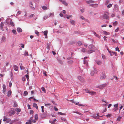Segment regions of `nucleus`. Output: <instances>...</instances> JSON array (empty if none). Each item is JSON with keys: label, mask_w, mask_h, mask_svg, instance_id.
Returning a JSON list of instances; mask_svg holds the SVG:
<instances>
[{"label": "nucleus", "mask_w": 124, "mask_h": 124, "mask_svg": "<svg viewBox=\"0 0 124 124\" xmlns=\"http://www.w3.org/2000/svg\"><path fill=\"white\" fill-rule=\"evenodd\" d=\"M88 49V50H87L86 48H80L79 49L81 52L83 53L86 52L88 54H91L93 52H94L97 50V48L92 44L89 45Z\"/></svg>", "instance_id": "f257e3e1"}, {"label": "nucleus", "mask_w": 124, "mask_h": 124, "mask_svg": "<svg viewBox=\"0 0 124 124\" xmlns=\"http://www.w3.org/2000/svg\"><path fill=\"white\" fill-rule=\"evenodd\" d=\"M109 13L107 12H105L104 13L103 17L104 19H108L109 18L108 16Z\"/></svg>", "instance_id": "f03ea898"}, {"label": "nucleus", "mask_w": 124, "mask_h": 124, "mask_svg": "<svg viewBox=\"0 0 124 124\" xmlns=\"http://www.w3.org/2000/svg\"><path fill=\"white\" fill-rule=\"evenodd\" d=\"M78 79L80 82H83L84 81V79L82 77L80 76H78L77 77Z\"/></svg>", "instance_id": "7ed1b4c3"}, {"label": "nucleus", "mask_w": 124, "mask_h": 124, "mask_svg": "<svg viewBox=\"0 0 124 124\" xmlns=\"http://www.w3.org/2000/svg\"><path fill=\"white\" fill-rule=\"evenodd\" d=\"M102 116H100V117H101ZM93 118L96 119H98L99 118V114L98 113L96 115H94L93 116H92Z\"/></svg>", "instance_id": "20e7f679"}, {"label": "nucleus", "mask_w": 124, "mask_h": 124, "mask_svg": "<svg viewBox=\"0 0 124 124\" xmlns=\"http://www.w3.org/2000/svg\"><path fill=\"white\" fill-rule=\"evenodd\" d=\"M109 53H110L111 56H112L113 55H115L116 56H117V54L116 53L113 52L112 51H109Z\"/></svg>", "instance_id": "39448f33"}, {"label": "nucleus", "mask_w": 124, "mask_h": 124, "mask_svg": "<svg viewBox=\"0 0 124 124\" xmlns=\"http://www.w3.org/2000/svg\"><path fill=\"white\" fill-rule=\"evenodd\" d=\"M79 18L80 19H82L84 21H86L87 22H88L89 20L87 19H86L84 17L82 16H79Z\"/></svg>", "instance_id": "423d86ee"}, {"label": "nucleus", "mask_w": 124, "mask_h": 124, "mask_svg": "<svg viewBox=\"0 0 124 124\" xmlns=\"http://www.w3.org/2000/svg\"><path fill=\"white\" fill-rule=\"evenodd\" d=\"M106 78V76L104 73H103L101 75L100 78L102 79H104Z\"/></svg>", "instance_id": "0eeeda50"}, {"label": "nucleus", "mask_w": 124, "mask_h": 124, "mask_svg": "<svg viewBox=\"0 0 124 124\" xmlns=\"http://www.w3.org/2000/svg\"><path fill=\"white\" fill-rule=\"evenodd\" d=\"M3 92L5 94L6 93V86L4 84H3Z\"/></svg>", "instance_id": "6e6552de"}, {"label": "nucleus", "mask_w": 124, "mask_h": 124, "mask_svg": "<svg viewBox=\"0 0 124 124\" xmlns=\"http://www.w3.org/2000/svg\"><path fill=\"white\" fill-rule=\"evenodd\" d=\"M89 94L91 95H93L96 94V92L94 91H90Z\"/></svg>", "instance_id": "1a4fd4ad"}, {"label": "nucleus", "mask_w": 124, "mask_h": 124, "mask_svg": "<svg viewBox=\"0 0 124 124\" xmlns=\"http://www.w3.org/2000/svg\"><path fill=\"white\" fill-rule=\"evenodd\" d=\"M96 70L95 69H93V70H92L91 72V76H93L94 75L95 72H96Z\"/></svg>", "instance_id": "9d476101"}, {"label": "nucleus", "mask_w": 124, "mask_h": 124, "mask_svg": "<svg viewBox=\"0 0 124 124\" xmlns=\"http://www.w3.org/2000/svg\"><path fill=\"white\" fill-rule=\"evenodd\" d=\"M15 112L14 110L11 111L10 112L9 115L10 116H12L15 114Z\"/></svg>", "instance_id": "9b49d317"}, {"label": "nucleus", "mask_w": 124, "mask_h": 124, "mask_svg": "<svg viewBox=\"0 0 124 124\" xmlns=\"http://www.w3.org/2000/svg\"><path fill=\"white\" fill-rule=\"evenodd\" d=\"M13 68L14 70L16 71H17L18 70V66L16 65H14L13 66Z\"/></svg>", "instance_id": "f8f14e48"}, {"label": "nucleus", "mask_w": 124, "mask_h": 124, "mask_svg": "<svg viewBox=\"0 0 124 124\" xmlns=\"http://www.w3.org/2000/svg\"><path fill=\"white\" fill-rule=\"evenodd\" d=\"M17 31L19 32H21L22 31V29L20 27H18L17 28Z\"/></svg>", "instance_id": "ddd939ff"}, {"label": "nucleus", "mask_w": 124, "mask_h": 124, "mask_svg": "<svg viewBox=\"0 0 124 124\" xmlns=\"http://www.w3.org/2000/svg\"><path fill=\"white\" fill-rule=\"evenodd\" d=\"M87 3L89 4L92 3H94V1L92 0H89L86 1Z\"/></svg>", "instance_id": "4468645a"}, {"label": "nucleus", "mask_w": 124, "mask_h": 124, "mask_svg": "<svg viewBox=\"0 0 124 124\" xmlns=\"http://www.w3.org/2000/svg\"><path fill=\"white\" fill-rule=\"evenodd\" d=\"M93 34L95 36L98 38H100V37L95 32L93 31Z\"/></svg>", "instance_id": "2eb2a0df"}, {"label": "nucleus", "mask_w": 124, "mask_h": 124, "mask_svg": "<svg viewBox=\"0 0 124 124\" xmlns=\"http://www.w3.org/2000/svg\"><path fill=\"white\" fill-rule=\"evenodd\" d=\"M4 24L3 23H1L0 24V28L1 29L2 31H4V29H3V26Z\"/></svg>", "instance_id": "dca6fc26"}, {"label": "nucleus", "mask_w": 124, "mask_h": 124, "mask_svg": "<svg viewBox=\"0 0 124 124\" xmlns=\"http://www.w3.org/2000/svg\"><path fill=\"white\" fill-rule=\"evenodd\" d=\"M103 33L105 35H109L110 34V33L108 32H107L106 31H103Z\"/></svg>", "instance_id": "f3484780"}, {"label": "nucleus", "mask_w": 124, "mask_h": 124, "mask_svg": "<svg viewBox=\"0 0 124 124\" xmlns=\"http://www.w3.org/2000/svg\"><path fill=\"white\" fill-rule=\"evenodd\" d=\"M73 112L74 113H76L77 114H79L80 115L82 116V115H83L82 114L79 113V112L77 111H73Z\"/></svg>", "instance_id": "a211bd4d"}, {"label": "nucleus", "mask_w": 124, "mask_h": 124, "mask_svg": "<svg viewBox=\"0 0 124 124\" xmlns=\"http://www.w3.org/2000/svg\"><path fill=\"white\" fill-rule=\"evenodd\" d=\"M70 22L71 24L72 25H74L75 23V21L74 20H70Z\"/></svg>", "instance_id": "6ab92c4d"}, {"label": "nucleus", "mask_w": 124, "mask_h": 124, "mask_svg": "<svg viewBox=\"0 0 124 124\" xmlns=\"http://www.w3.org/2000/svg\"><path fill=\"white\" fill-rule=\"evenodd\" d=\"M33 106L36 109H38V108L37 105L35 103H34L33 104Z\"/></svg>", "instance_id": "aec40b11"}, {"label": "nucleus", "mask_w": 124, "mask_h": 124, "mask_svg": "<svg viewBox=\"0 0 124 124\" xmlns=\"http://www.w3.org/2000/svg\"><path fill=\"white\" fill-rule=\"evenodd\" d=\"M96 62L97 64L100 65L101 64L102 62L101 61L98 60Z\"/></svg>", "instance_id": "412c9836"}, {"label": "nucleus", "mask_w": 124, "mask_h": 124, "mask_svg": "<svg viewBox=\"0 0 124 124\" xmlns=\"http://www.w3.org/2000/svg\"><path fill=\"white\" fill-rule=\"evenodd\" d=\"M11 92L10 91H8L7 93V96L8 97H9L11 95Z\"/></svg>", "instance_id": "4be33fe9"}, {"label": "nucleus", "mask_w": 124, "mask_h": 124, "mask_svg": "<svg viewBox=\"0 0 124 124\" xmlns=\"http://www.w3.org/2000/svg\"><path fill=\"white\" fill-rule=\"evenodd\" d=\"M72 17V16L71 15H67L66 18L68 19H69L70 18H71Z\"/></svg>", "instance_id": "5701e85b"}, {"label": "nucleus", "mask_w": 124, "mask_h": 124, "mask_svg": "<svg viewBox=\"0 0 124 124\" xmlns=\"http://www.w3.org/2000/svg\"><path fill=\"white\" fill-rule=\"evenodd\" d=\"M24 56H28L29 55L28 52L26 51H25L24 53Z\"/></svg>", "instance_id": "b1692460"}, {"label": "nucleus", "mask_w": 124, "mask_h": 124, "mask_svg": "<svg viewBox=\"0 0 124 124\" xmlns=\"http://www.w3.org/2000/svg\"><path fill=\"white\" fill-rule=\"evenodd\" d=\"M51 104L50 103H46L45 104V106L46 107H51Z\"/></svg>", "instance_id": "393cba45"}, {"label": "nucleus", "mask_w": 124, "mask_h": 124, "mask_svg": "<svg viewBox=\"0 0 124 124\" xmlns=\"http://www.w3.org/2000/svg\"><path fill=\"white\" fill-rule=\"evenodd\" d=\"M21 65L20 66L21 70H24L25 68V67L22 65V64L21 63Z\"/></svg>", "instance_id": "a878e982"}, {"label": "nucleus", "mask_w": 124, "mask_h": 124, "mask_svg": "<svg viewBox=\"0 0 124 124\" xmlns=\"http://www.w3.org/2000/svg\"><path fill=\"white\" fill-rule=\"evenodd\" d=\"M41 89L42 90V91L44 92L45 93H46V90L44 87H42L41 88Z\"/></svg>", "instance_id": "bb28decb"}, {"label": "nucleus", "mask_w": 124, "mask_h": 124, "mask_svg": "<svg viewBox=\"0 0 124 124\" xmlns=\"http://www.w3.org/2000/svg\"><path fill=\"white\" fill-rule=\"evenodd\" d=\"M42 8L43 10H47L49 9L48 7L45 6H43L42 7Z\"/></svg>", "instance_id": "cd10ccee"}, {"label": "nucleus", "mask_w": 124, "mask_h": 124, "mask_svg": "<svg viewBox=\"0 0 124 124\" xmlns=\"http://www.w3.org/2000/svg\"><path fill=\"white\" fill-rule=\"evenodd\" d=\"M114 8L116 10H117L118 9V6L117 4H116L114 6Z\"/></svg>", "instance_id": "c85d7f7f"}, {"label": "nucleus", "mask_w": 124, "mask_h": 124, "mask_svg": "<svg viewBox=\"0 0 124 124\" xmlns=\"http://www.w3.org/2000/svg\"><path fill=\"white\" fill-rule=\"evenodd\" d=\"M118 104L117 103L114 104V107L116 108H118Z\"/></svg>", "instance_id": "c756f323"}, {"label": "nucleus", "mask_w": 124, "mask_h": 124, "mask_svg": "<svg viewBox=\"0 0 124 124\" xmlns=\"http://www.w3.org/2000/svg\"><path fill=\"white\" fill-rule=\"evenodd\" d=\"M54 13H50L49 15V17H52L54 16Z\"/></svg>", "instance_id": "7c9ffc66"}, {"label": "nucleus", "mask_w": 124, "mask_h": 124, "mask_svg": "<svg viewBox=\"0 0 124 124\" xmlns=\"http://www.w3.org/2000/svg\"><path fill=\"white\" fill-rule=\"evenodd\" d=\"M12 32L14 34L16 35L17 34V32L16 30H12Z\"/></svg>", "instance_id": "2f4dec72"}, {"label": "nucleus", "mask_w": 124, "mask_h": 124, "mask_svg": "<svg viewBox=\"0 0 124 124\" xmlns=\"http://www.w3.org/2000/svg\"><path fill=\"white\" fill-rule=\"evenodd\" d=\"M84 64H85L87 66L88 65L87 61L86 60H84Z\"/></svg>", "instance_id": "473e14b6"}, {"label": "nucleus", "mask_w": 124, "mask_h": 124, "mask_svg": "<svg viewBox=\"0 0 124 124\" xmlns=\"http://www.w3.org/2000/svg\"><path fill=\"white\" fill-rule=\"evenodd\" d=\"M112 4H109L107 6V7L108 8H111L112 6Z\"/></svg>", "instance_id": "72a5a7b5"}, {"label": "nucleus", "mask_w": 124, "mask_h": 124, "mask_svg": "<svg viewBox=\"0 0 124 124\" xmlns=\"http://www.w3.org/2000/svg\"><path fill=\"white\" fill-rule=\"evenodd\" d=\"M13 106L14 107H16L17 106V104L16 102H14Z\"/></svg>", "instance_id": "f704fd0d"}, {"label": "nucleus", "mask_w": 124, "mask_h": 124, "mask_svg": "<svg viewBox=\"0 0 124 124\" xmlns=\"http://www.w3.org/2000/svg\"><path fill=\"white\" fill-rule=\"evenodd\" d=\"M10 24L12 26H14V23L11 21L10 22Z\"/></svg>", "instance_id": "c9c22d12"}, {"label": "nucleus", "mask_w": 124, "mask_h": 124, "mask_svg": "<svg viewBox=\"0 0 124 124\" xmlns=\"http://www.w3.org/2000/svg\"><path fill=\"white\" fill-rule=\"evenodd\" d=\"M62 3L65 5L66 6H67L68 5V4L66 2L64 1H62Z\"/></svg>", "instance_id": "e433bc0d"}, {"label": "nucleus", "mask_w": 124, "mask_h": 124, "mask_svg": "<svg viewBox=\"0 0 124 124\" xmlns=\"http://www.w3.org/2000/svg\"><path fill=\"white\" fill-rule=\"evenodd\" d=\"M16 111H17L18 112H20L21 111V110L20 109L18 108H16Z\"/></svg>", "instance_id": "4c0bfd02"}, {"label": "nucleus", "mask_w": 124, "mask_h": 124, "mask_svg": "<svg viewBox=\"0 0 124 124\" xmlns=\"http://www.w3.org/2000/svg\"><path fill=\"white\" fill-rule=\"evenodd\" d=\"M106 84H103L101 85L100 86V87H101V88H104V87L106 86Z\"/></svg>", "instance_id": "58836bf2"}, {"label": "nucleus", "mask_w": 124, "mask_h": 124, "mask_svg": "<svg viewBox=\"0 0 124 124\" xmlns=\"http://www.w3.org/2000/svg\"><path fill=\"white\" fill-rule=\"evenodd\" d=\"M35 33L38 36H39V33L37 31H35Z\"/></svg>", "instance_id": "ea45409f"}, {"label": "nucleus", "mask_w": 124, "mask_h": 124, "mask_svg": "<svg viewBox=\"0 0 124 124\" xmlns=\"http://www.w3.org/2000/svg\"><path fill=\"white\" fill-rule=\"evenodd\" d=\"M31 121L30 120H28V121L26 123V124H31Z\"/></svg>", "instance_id": "a19ab883"}, {"label": "nucleus", "mask_w": 124, "mask_h": 124, "mask_svg": "<svg viewBox=\"0 0 124 124\" xmlns=\"http://www.w3.org/2000/svg\"><path fill=\"white\" fill-rule=\"evenodd\" d=\"M58 114L61 115H66V114L62 113L61 112H59L58 113Z\"/></svg>", "instance_id": "79ce46f5"}, {"label": "nucleus", "mask_w": 124, "mask_h": 124, "mask_svg": "<svg viewBox=\"0 0 124 124\" xmlns=\"http://www.w3.org/2000/svg\"><path fill=\"white\" fill-rule=\"evenodd\" d=\"M117 24V21H115L113 23V25L115 26H116Z\"/></svg>", "instance_id": "37998d69"}, {"label": "nucleus", "mask_w": 124, "mask_h": 124, "mask_svg": "<svg viewBox=\"0 0 124 124\" xmlns=\"http://www.w3.org/2000/svg\"><path fill=\"white\" fill-rule=\"evenodd\" d=\"M77 44L78 46H80L82 45V43L80 41H79L77 43Z\"/></svg>", "instance_id": "c03bdc74"}, {"label": "nucleus", "mask_w": 124, "mask_h": 124, "mask_svg": "<svg viewBox=\"0 0 124 124\" xmlns=\"http://www.w3.org/2000/svg\"><path fill=\"white\" fill-rule=\"evenodd\" d=\"M44 35H46L47 34V31H45L43 32Z\"/></svg>", "instance_id": "a18cd8bd"}, {"label": "nucleus", "mask_w": 124, "mask_h": 124, "mask_svg": "<svg viewBox=\"0 0 124 124\" xmlns=\"http://www.w3.org/2000/svg\"><path fill=\"white\" fill-rule=\"evenodd\" d=\"M78 105L80 106H83V107L85 106H86L85 105H84V104H78Z\"/></svg>", "instance_id": "49530a36"}, {"label": "nucleus", "mask_w": 124, "mask_h": 124, "mask_svg": "<svg viewBox=\"0 0 124 124\" xmlns=\"http://www.w3.org/2000/svg\"><path fill=\"white\" fill-rule=\"evenodd\" d=\"M49 122L52 124H55V123L53 122V121L52 120H49Z\"/></svg>", "instance_id": "de8ad7c7"}, {"label": "nucleus", "mask_w": 124, "mask_h": 124, "mask_svg": "<svg viewBox=\"0 0 124 124\" xmlns=\"http://www.w3.org/2000/svg\"><path fill=\"white\" fill-rule=\"evenodd\" d=\"M35 119L37 120L38 119V116L37 114H36L35 115Z\"/></svg>", "instance_id": "09e8293b"}, {"label": "nucleus", "mask_w": 124, "mask_h": 124, "mask_svg": "<svg viewBox=\"0 0 124 124\" xmlns=\"http://www.w3.org/2000/svg\"><path fill=\"white\" fill-rule=\"evenodd\" d=\"M43 73L44 74L45 76H47V75L46 74V72L44 71H43Z\"/></svg>", "instance_id": "8fccbe9b"}, {"label": "nucleus", "mask_w": 124, "mask_h": 124, "mask_svg": "<svg viewBox=\"0 0 124 124\" xmlns=\"http://www.w3.org/2000/svg\"><path fill=\"white\" fill-rule=\"evenodd\" d=\"M102 58L104 59H106V57L104 55L102 54Z\"/></svg>", "instance_id": "3c124183"}, {"label": "nucleus", "mask_w": 124, "mask_h": 124, "mask_svg": "<svg viewBox=\"0 0 124 124\" xmlns=\"http://www.w3.org/2000/svg\"><path fill=\"white\" fill-rule=\"evenodd\" d=\"M84 90H85L86 92V93H89L90 92L89 90L87 89H84Z\"/></svg>", "instance_id": "603ef678"}, {"label": "nucleus", "mask_w": 124, "mask_h": 124, "mask_svg": "<svg viewBox=\"0 0 124 124\" xmlns=\"http://www.w3.org/2000/svg\"><path fill=\"white\" fill-rule=\"evenodd\" d=\"M111 114H108L106 115V116L107 117H109L111 116Z\"/></svg>", "instance_id": "864d4df0"}, {"label": "nucleus", "mask_w": 124, "mask_h": 124, "mask_svg": "<svg viewBox=\"0 0 124 124\" xmlns=\"http://www.w3.org/2000/svg\"><path fill=\"white\" fill-rule=\"evenodd\" d=\"M117 110L118 108H115L112 109V111H115Z\"/></svg>", "instance_id": "5fc2aeb1"}, {"label": "nucleus", "mask_w": 124, "mask_h": 124, "mask_svg": "<svg viewBox=\"0 0 124 124\" xmlns=\"http://www.w3.org/2000/svg\"><path fill=\"white\" fill-rule=\"evenodd\" d=\"M30 8L32 10H35V8L31 6L30 7Z\"/></svg>", "instance_id": "6e6d98bb"}, {"label": "nucleus", "mask_w": 124, "mask_h": 124, "mask_svg": "<svg viewBox=\"0 0 124 124\" xmlns=\"http://www.w3.org/2000/svg\"><path fill=\"white\" fill-rule=\"evenodd\" d=\"M48 18V16H45L43 17L44 20Z\"/></svg>", "instance_id": "4d7b16f0"}, {"label": "nucleus", "mask_w": 124, "mask_h": 124, "mask_svg": "<svg viewBox=\"0 0 124 124\" xmlns=\"http://www.w3.org/2000/svg\"><path fill=\"white\" fill-rule=\"evenodd\" d=\"M24 94L25 95H26L28 94V93L27 91H25L24 92Z\"/></svg>", "instance_id": "13d9d810"}, {"label": "nucleus", "mask_w": 124, "mask_h": 124, "mask_svg": "<svg viewBox=\"0 0 124 124\" xmlns=\"http://www.w3.org/2000/svg\"><path fill=\"white\" fill-rule=\"evenodd\" d=\"M73 103L75 104L76 105H78V104L79 103V102H78L77 103L75 101H74L73 100V101L72 102Z\"/></svg>", "instance_id": "bf43d9fd"}, {"label": "nucleus", "mask_w": 124, "mask_h": 124, "mask_svg": "<svg viewBox=\"0 0 124 124\" xmlns=\"http://www.w3.org/2000/svg\"><path fill=\"white\" fill-rule=\"evenodd\" d=\"M54 109L55 111H57L58 110V109L54 106Z\"/></svg>", "instance_id": "052dcab7"}, {"label": "nucleus", "mask_w": 124, "mask_h": 124, "mask_svg": "<svg viewBox=\"0 0 124 124\" xmlns=\"http://www.w3.org/2000/svg\"><path fill=\"white\" fill-rule=\"evenodd\" d=\"M33 111L31 110H30V114H33Z\"/></svg>", "instance_id": "680f3d73"}, {"label": "nucleus", "mask_w": 124, "mask_h": 124, "mask_svg": "<svg viewBox=\"0 0 124 124\" xmlns=\"http://www.w3.org/2000/svg\"><path fill=\"white\" fill-rule=\"evenodd\" d=\"M115 49L116 51H117L119 52L120 51V50L119 49V48L118 47H116V48Z\"/></svg>", "instance_id": "e2e57ef3"}, {"label": "nucleus", "mask_w": 124, "mask_h": 124, "mask_svg": "<svg viewBox=\"0 0 124 124\" xmlns=\"http://www.w3.org/2000/svg\"><path fill=\"white\" fill-rule=\"evenodd\" d=\"M41 109H42V112H44V106H42L41 107Z\"/></svg>", "instance_id": "0e129e2a"}, {"label": "nucleus", "mask_w": 124, "mask_h": 124, "mask_svg": "<svg viewBox=\"0 0 124 124\" xmlns=\"http://www.w3.org/2000/svg\"><path fill=\"white\" fill-rule=\"evenodd\" d=\"M121 118V117H119L117 118V120L118 121H120Z\"/></svg>", "instance_id": "69168bd1"}, {"label": "nucleus", "mask_w": 124, "mask_h": 124, "mask_svg": "<svg viewBox=\"0 0 124 124\" xmlns=\"http://www.w3.org/2000/svg\"><path fill=\"white\" fill-rule=\"evenodd\" d=\"M80 11L82 13H83L84 11V9H80Z\"/></svg>", "instance_id": "338daca9"}, {"label": "nucleus", "mask_w": 124, "mask_h": 124, "mask_svg": "<svg viewBox=\"0 0 124 124\" xmlns=\"http://www.w3.org/2000/svg\"><path fill=\"white\" fill-rule=\"evenodd\" d=\"M107 38V37L106 36H104L103 37L104 40L105 41H107V39H106Z\"/></svg>", "instance_id": "774afa93"}]
</instances>
